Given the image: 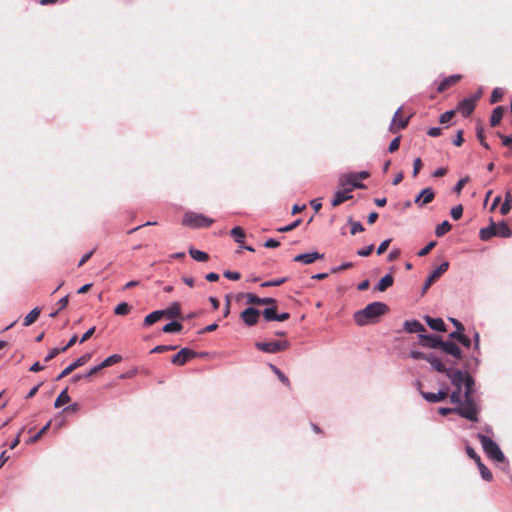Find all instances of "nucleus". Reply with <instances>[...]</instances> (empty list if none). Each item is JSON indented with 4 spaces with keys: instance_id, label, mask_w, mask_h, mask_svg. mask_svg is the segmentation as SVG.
<instances>
[{
    "instance_id": "obj_1",
    "label": "nucleus",
    "mask_w": 512,
    "mask_h": 512,
    "mask_svg": "<svg viewBox=\"0 0 512 512\" xmlns=\"http://www.w3.org/2000/svg\"><path fill=\"white\" fill-rule=\"evenodd\" d=\"M448 378L452 385L458 387V390H455L450 394V401L452 403H462V386L465 387L464 400H474V379L469 373L462 372L461 370L448 371Z\"/></svg>"
},
{
    "instance_id": "obj_2",
    "label": "nucleus",
    "mask_w": 512,
    "mask_h": 512,
    "mask_svg": "<svg viewBox=\"0 0 512 512\" xmlns=\"http://www.w3.org/2000/svg\"><path fill=\"white\" fill-rule=\"evenodd\" d=\"M389 311L387 304L383 302H373L364 309L355 312L354 321L358 326H365L376 323L379 318Z\"/></svg>"
},
{
    "instance_id": "obj_3",
    "label": "nucleus",
    "mask_w": 512,
    "mask_h": 512,
    "mask_svg": "<svg viewBox=\"0 0 512 512\" xmlns=\"http://www.w3.org/2000/svg\"><path fill=\"white\" fill-rule=\"evenodd\" d=\"M478 439L482 445L484 452L490 459L497 462H503L505 460L503 452L493 439L482 434L478 435Z\"/></svg>"
},
{
    "instance_id": "obj_4",
    "label": "nucleus",
    "mask_w": 512,
    "mask_h": 512,
    "mask_svg": "<svg viewBox=\"0 0 512 512\" xmlns=\"http://www.w3.org/2000/svg\"><path fill=\"white\" fill-rule=\"evenodd\" d=\"M214 223V219L206 217L203 214L195 213V212H187L185 213L182 219V225L199 229V228H207L210 227Z\"/></svg>"
},
{
    "instance_id": "obj_5",
    "label": "nucleus",
    "mask_w": 512,
    "mask_h": 512,
    "mask_svg": "<svg viewBox=\"0 0 512 512\" xmlns=\"http://www.w3.org/2000/svg\"><path fill=\"white\" fill-rule=\"evenodd\" d=\"M255 346L262 352L274 354L287 350L290 344L286 340H275L269 342H256Z\"/></svg>"
},
{
    "instance_id": "obj_6",
    "label": "nucleus",
    "mask_w": 512,
    "mask_h": 512,
    "mask_svg": "<svg viewBox=\"0 0 512 512\" xmlns=\"http://www.w3.org/2000/svg\"><path fill=\"white\" fill-rule=\"evenodd\" d=\"M459 405L456 407V414L473 422L478 421V410L474 400H464V405Z\"/></svg>"
},
{
    "instance_id": "obj_7",
    "label": "nucleus",
    "mask_w": 512,
    "mask_h": 512,
    "mask_svg": "<svg viewBox=\"0 0 512 512\" xmlns=\"http://www.w3.org/2000/svg\"><path fill=\"white\" fill-rule=\"evenodd\" d=\"M480 98V95H474L470 98H465L462 101H460L457 105L456 112L461 113L464 117L470 116L476 106V102Z\"/></svg>"
},
{
    "instance_id": "obj_8",
    "label": "nucleus",
    "mask_w": 512,
    "mask_h": 512,
    "mask_svg": "<svg viewBox=\"0 0 512 512\" xmlns=\"http://www.w3.org/2000/svg\"><path fill=\"white\" fill-rule=\"evenodd\" d=\"M444 353L452 356V364H457L462 359V351L457 344L452 341H442L439 347Z\"/></svg>"
},
{
    "instance_id": "obj_9",
    "label": "nucleus",
    "mask_w": 512,
    "mask_h": 512,
    "mask_svg": "<svg viewBox=\"0 0 512 512\" xmlns=\"http://www.w3.org/2000/svg\"><path fill=\"white\" fill-rule=\"evenodd\" d=\"M449 268V263L444 261L427 277L423 285V293H425L433 283H435Z\"/></svg>"
},
{
    "instance_id": "obj_10",
    "label": "nucleus",
    "mask_w": 512,
    "mask_h": 512,
    "mask_svg": "<svg viewBox=\"0 0 512 512\" xmlns=\"http://www.w3.org/2000/svg\"><path fill=\"white\" fill-rule=\"evenodd\" d=\"M197 353L189 348H182L178 353L172 356L171 362L177 366H183L189 360L195 358Z\"/></svg>"
},
{
    "instance_id": "obj_11",
    "label": "nucleus",
    "mask_w": 512,
    "mask_h": 512,
    "mask_svg": "<svg viewBox=\"0 0 512 512\" xmlns=\"http://www.w3.org/2000/svg\"><path fill=\"white\" fill-rule=\"evenodd\" d=\"M408 123H409V117L404 118L402 116V108H399L394 114L392 122L389 126V131L392 133H396L399 130L406 128Z\"/></svg>"
},
{
    "instance_id": "obj_12",
    "label": "nucleus",
    "mask_w": 512,
    "mask_h": 512,
    "mask_svg": "<svg viewBox=\"0 0 512 512\" xmlns=\"http://www.w3.org/2000/svg\"><path fill=\"white\" fill-rule=\"evenodd\" d=\"M91 359V354L90 353H86L84 355H82L80 358H78L75 362H73L72 364H70L69 366H67L58 376H57V380H61L62 378L68 376L69 374H71L74 370H76L77 368L85 365L89 360Z\"/></svg>"
},
{
    "instance_id": "obj_13",
    "label": "nucleus",
    "mask_w": 512,
    "mask_h": 512,
    "mask_svg": "<svg viewBox=\"0 0 512 512\" xmlns=\"http://www.w3.org/2000/svg\"><path fill=\"white\" fill-rule=\"evenodd\" d=\"M260 314L259 310L249 307L241 312L240 318L246 325L254 326L258 323Z\"/></svg>"
},
{
    "instance_id": "obj_14",
    "label": "nucleus",
    "mask_w": 512,
    "mask_h": 512,
    "mask_svg": "<svg viewBox=\"0 0 512 512\" xmlns=\"http://www.w3.org/2000/svg\"><path fill=\"white\" fill-rule=\"evenodd\" d=\"M339 184L342 188L346 187V185H350L349 188L353 189H364L366 186L358 181V178L355 174L341 176L339 179Z\"/></svg>"
},
{
    "instance_id": "obj_15",
    "label": "nucleus",
    "mask_w": 512,
    "mask_h": 512,
    "mask_svg": "<svg viewBox=\"0 0 512 512\" xmlns=\"http://www.w3.org/2000/svg\"><path fill=\"white\" fill-rule=\"evenodd\" d=\"M435 198V193L431 188L423 189L420 194L415 198V204L418 207H423L426 204L431 203Z\"/></svg>"
},
{
    "instance_id": "obj_16",
    "label": "nucleus",
    "mask_w": 512,
    "mask_h": 512,
    "mask_svg": "<svg viewBox=\"0 0 512 512\" xmlns=\"http://www.w3.org/2000/svg\"><path fill=\"white\" fill-rule=\"evenodd\" d=\"M419 344L423 347L439 348L441 338L439 336L419 334Z\"/></svg>"
},
{
    "instance_id": "obj_17",
    "label": "nucleus",
    "mask_w": 512,
    "mask_h": 512,
    "mask_svg": "<svg viewBox=\"0 0 512 512\" xmlns=\"http://www.w3.org/2000/svg\"><path fill=\"white\" fill-rule=\"evenodd\" d=\"M352 188H343L335 193L334 198L332 200V206L337 207L344 203L347 200L352 198Z\"/></svg>"
},
{
    "instance_id": "obj_18",
    "label": "nucleus",
    "mask_w": 512,
    "mask_h": 512,
    "mask_svg": "<svg viewBox=\"0 0 512 512\" xmlns=\"http://www.w3.org/2000/svg\"><path fill=\"white\" fill-rule=\"evenodd\" d=\"M422 397L431 403H437L445 400L448 397V389L440 390L438 393L420 392Z\"/></svg>"
},
{
    "instance_id": "obj_19",
    "label": "nucleus",
    "mask_w": 512,
    "mask_h": 512,
    "mask_svg": "<svg viewBox=\"0 0 512 512\" xmlns=\"http://www.w3.org/2000/svg\"><path fill=\"white\" fill-rule=\"evenodd\" d=\"M462 79V75L456 74L446 77L437 87L438 93H443L450 87L456 85Z\"/></svg>"
},
{
    "instance_id": "obj_20",
    "label": "nucleus",
    "mask_w": 512,
    "mask_h": 512,
    "mask_svg": "<svg viewBox=\"0 0 512 512\" xmlns=\"http://www.w3.org/2000/svg\"><path fill=\"white\" fill-rule=\"evenodd\" d=\"M247 303L251 305H275L276 300L274 298L266 297L260 298L253 293H247Z\"/></svg>"
},
{
    "instance_id": "obj_21",
    "label": "nucleus",
    "mask_w": 512,
    "mask_h": 512,
    "mask_svg": "<svg viewBox=\"0 0 512 512\" xmlns=\"http://www.w3.org/2000/svg\"><path fill=\"white\" fill-rule=\"evenodd\" d=\"M322 258H323V254H320L318 252H312V253H307V254H299L294 257V261L300 262L303 264H312L316 260H319Z\"/></svg>"
},
{
    "instance_id": "obj_22",
    "label": "nucleus",
    "mask_w": 512,
    "mask_h": 512,
    "mask_svg": "<svg viewBox=\"0 0 512 512\" xmlns=\"http://www.w3.org/2000/svg\"><path fill=\"white\" fill-rule=\"evenodd\" d=\"M425 360L431 364V366L440 373H445L448 377V371H456L455 369H447L445 365L442 363V361L433 356L429 355V357H425Z\"/></svg>"
},
{
    "instance_id": "obj_23",
    "label": "nucleus",
    "mask_w": 512,
    "mask_h": 512,
    "mask_svg": "<svg viewBox=\"0 0 512 512\" xmlns=\"http://www.w3.org/2000/svg\"><path fill=\"white\" fill-rule=\"evenodd\" d=\"M404 330L408 333H420L425 332L426 329L418 320H407L404 322Z\"/></svg>"
},
{
    "instance_id": "obj_24",
    "label": "nucleus",
    "mask_w": 512,
    "mask_h": 512,
    "mask_svg": "<svg viewBox=\"0 0 512 512\" xmlns=\"http://www.w3.org/2000/svg\"><path fill=\"white\" fill-rule=\"evenodd\" d=\"M164 313V317L172 319V318H182L181 307L178 302L172 303L168 308L161 310Z\"/></svg>"
},
{
    "instance_id": "obj_25",
    "label": "nucleus",
    "mask_w": 512,
    "mask_h": 512,
    "mask_svg": "<svg viewBox=\"0 0 512 512\" xmlns=\"http://www.w3.org/2000/svg\"><path fill=\"white\" fill-rule=\"evenodd\" d=\"M425 321L428 324V326L433 330H436L439 332L446 331L445 323L441 318H432L430 316H426Z\"/></svg>"
},
{
    "instance_id": "obj_26",
    "label": "nucleus",
    "mask_w": 512,
    "mask_h": 512,
    "mask_svg": "<svg viewBox=\"0 0 512 512\" xmlns=\"http://www.w3.org/2000/svg\"><path fill=\"white\" fill-rule=\"evenodd\" d=\"M394 283V278L391 274H387L385 275L384 277H382L379 282L377 283L375 289L380 291V292H384L386 291L389 287H391Z\"/></svg>"
},
{
    "instance_id": "obj_27",
    "label": "nucleus",
    "mask_w": 512,
    "mask_h": 512,
    "mask_svg": "<svg viewBox=\"0 0 512 512\" xmlns=\"http://www.w3.org/2000/svg\"><path fill=\"white\" fill-rule=\"evenodd\" d=\"M163 318H164V313L161 312V310L153 311L152 313L148 314L144 318L143 325L145 327L151 326V325H153L154 323L158 322L159 320H161Z\"/></svg>"
},
{
    "instance_id": "obj_28",
    "label": "nucleus",
    "mask_w": 512,
    "mask_h": 512,
    "mask_svg": "<svg viewBox=\"0 0 512 512\" xmlns=\"http://www.w3.org/2000/svg\"><path fill=\"white\" fill-rule=\"evenodd\" d=\"M497 228L494 222H491L490 226L486 228H482L480 230V239L483 241H487L491 239L493 236H496Z\"/></svg>"
},
{
    "instance_id": "obj_29",
    "label": "nucleus",
    "mask_w": 512,
    "mask_h": 512,
    "mask_svg": "<svg viewBox=\"0 0 512 512\" xmlns=\"http://www.w3.org/2000/svg\"><path fill=\"white\" fill-rule=\"evenodd\" d=\"M503 114H504V108L502 106H497L496 108H494L492 111L491 118H490V125L492 127L498 126L499 123L501 122Z\"/></svg>"
},
{
    "instance_id": "obj_30",
    "label": "nucleus",
    "mask_w": 512,
    "mask_h": 512,
    "mask_svg": "<svg viewBox=\"0 0 512 512\" xmlns=\"http://www.w3.org/2000/svg\"><path fill=\"white\" fill-rule=\"evenodd\" d=\"M40 313H41L40 308L36 307V308L32 309L28 313V315H26V317L24 318L23 325L25 327H28V326L32 325L34 322H36V320L38 319Z\"/></svg>"
},
{
    "instance_id": "obj_31",
    "label": "nucleus",
    "mask_w": 512,
    "mask_h": 512,
    "mask_svg": "<svg viewBox=\"0 0 512 512\" xmlns=\"http://www.w3.org/2000/svg\"><path fill=\"white\" fill-rule=\"evenodd\" d=\"M449 337L459 341L465 347H470L471 345V340L463 334V331H454L450 333Z\"/></svg>"
},
{
    "instance_id": "obj_32",
    "label": "nucleus",
    "mask_w": 512,
    "mask_h": 512,
    "mask_svg": "<svg viewBox=\"0 0 512 512\" xmlns=\"http://www.w3.org/2000/svg\"><path fill=\"white\" fill-rule=\"evenodd\" d=\"M189 254L195 261L206 262L209 260V255L206 252L197 250L195 248H190Z\"/></svg>"
},
{
    "instance_id": "obj_33",
    "label": "nucleus",
    "mask_w": 512,
    "mask_h": 512,
    "mask_svg": "<svg viewBox=\"0 0 512 512\" xmlns=\"http://www.w3.org/2000/svg\"><path fill=\"white\" fill-rule=\"evenodd\" d=\"M270 369L273 371V373L277 376V378L288 388H291V383L288 377L275 365L270 364Z\"/></svg>"
},
{
    "instance_id": "obj_34",
    "label": "nucleus",
    "mask_w": 512,
    "mask_h": 512,
    "mask_svg": "<svg viewBox=\"0 0 512 512\" xmlns=\"http://www.w3.org/2000/svg\"><path fill=\"white\" fill-rule=\"evenodd\" d=\"M183 329V325L178 322V321H172L168 324H166L163 328H162V331L164 333H178L180 332L181 330Z\"/></svg>"
},
{
    "instance_id": "obj_35",
    "label": "nucleus",
    "mask_w": 512,
    "mask_h": 512,
    "mask_svg": "<svg viewBox=\"0 0 512 512\" xmlns=\"http://www.w3.org/2000/svg\"><path fill=\"white\" fill-rule=\"evenodd\" d=\"M122 361V356L113 354L100 363V368H107Z\"/></svg>"
},
{
    "instance_id": "obj_36",
    "label": "nucleus",
    "mask_w": 512,
    "mask_h": 512,
    "mask_svg": "<svg viewBox=\"0 0 512 512\" xmlns=\"http://www.w3.org/2000/svg\"><path fill=\"white\" fill-rule=\"evenodd\" d=\"M70 402V396L68 395L67 389L63 390L55 400V408H60L63 405Z\"/></svg>"
},
{
    "instance_id": "obj_37",
    "label": "nucleus",
    "mask_w": 512,
    "mask_h": 512,
    "mask_svg": "<svg viewBox=\"0 0 512 512\" xmlns=\"http://www.w3.org/2000/svg\"><path fill=\"white\" fill-rule=\"evenodd\" d=\"M452 229V225L448 221H443L441 224L437 225L435 229V234L437 237H442L446 233H448Z\"/></svg>"
},
{
    "instance_id": "obj_38",
    "label": "nucleus",
    "mask_w": 512,
    "mask_h": 512,
    "mask_svg": "<svg viewBox=\"0 0 512 512\" xmlns=\"http://www.w3.org/2000/svg\"><path fill=\"white\" fill-rule=\"evenodd\" d=\"M496 228H497L496 236H500L503 238H508L511 236V229L506 223L502 222L499 225H496Z\"/></svg>"
},
{
    "instance_id": "obj_39",
    "label": "nucleus",
    "mask_w": 512,
    "mask_h": 512,
    "mask_svg": "<svg viewBox=\"0 0 512 512\" xmlns=\"http://www.w3.org/2000/svg\"><path fill=\"white\" fill-rule=\"evenodd\" d=\"M230 234L232 237H234V239L237 243H243L244 238H245V231L241 227H239V226L234 227L231 230Z\"/></svg>"
},
{
    "instance_id": "obj_40",
    "label": "nucleus",
    "mask_w": 512,
    "mask_h": 512,
    "mask_svg": "<svg viewBox=\"0 0 512 512\" xmlns=\"http://www.w3.org/2000/svg\"><path fill=\"white\" fill-rule=\"evenodd\" d=\"M130 311L131 306L126 302L119 303L114 309V313L119 316L127 315Z\"/></svg>"
},
{
    "instance_id": "obj_41",
    "label": "nucleus",
    "mask_w": 512,
    "mask_h": 512,
    "mask_svg": "<svg viewBox=\"0 0 512 512\" xmlns=\"http://www.w3.org/2000/svg\"><path fill=\"white\" fill-rule=\"evenodd\" d=\"M50 422H48L42 429H40L34 436L30 437L27 440V444H32L37 442L42 438V436L49 430L50 428Z\"/></svg>"
},
{
    "instance_id": "obj_42",
    "label": "nucleus",
    "mask_w": 512,
    "mask_h": 512,
    "mask_svg": "<svg viewBox=\"0 0 512 512\" xmlns=\"http://www.w3.org/2000/svg\"><path fill=\"white\" fill-rule=\"evenodd\" d=\"M276 309H277L276 304L272 305V307L266 308L262 313L265 320L275 321L276 314H277Z\"/></svg>"
},
{
    "instance_id": "obj_43",
    "label": "nucleus",
    "mask_w": 512,
    "mask_h": 512,
    "mask_svg": "<svg viewBox=\"0 0 512 512\" xmlns=\"http://www.w3.org/2000/svg\"><path fill=\"white\" fill-rule=\"evenodd\" d=\"M503 95H504V93H503L502 89L495 88L492 91V94H491V97H490V103L494 104V103H497V102L501 101Z\"/></svg>"
},
{
    "instance_id": "obj_44",
    "label": "nucleus",
    "mask_w": 512,
    "mask_h": 512,
    "mask_svg": "<svg viewBox=\"0 0 512 512\" xmlns=\"http://www.w3.org/2000/svg\"><path fill=\"white\" fill-rule=\"evenodd\" d=\"M287 281L286 277L267 281L261 284L262 287H276L284 284Z\"/></svg>"
},
{
    "instance_id": "obj_45",
    "label": "nucleus",
    "mask_w": 512,
    "mask_h": 512,
    "mask_svg": "<svg viewBox=\"0 0 512 512\" xmlns=\"http://www.w3.org/2000/svg\"><path fill=\"white\" fill-rule=\"evenodd\" d=\"M479 470H480L481 477L485 481H491L493 479L491 471L485 465H480Z\"/></svg>"
},
{
    "instance_id": "obj_46",
    "label": "nucleus",
    "mask_w": 512,
    "mask_h": 512,
    "mask_svg": "<svg viewBox=\"0 0 512 512\" xmlns=\"http://www.w3.org/2000/svg\"><path fill=\"white\" fill-rule=\"evenodd\" d=\"M351 224V234L355 235L356 233H360L364 231V227L360 222H355L351 218L349 219Z\"/></svg>"
},
{
    "instance_id": "obj_47",
    "label": "nucleus",
    "mask_w": 512,
    "mask_h": 512,
    "mask_svg": "<svg viewBox=\"0 0 512 512\" xmlns=\"http://www.w3.org/2000/svg\"><path fill=\"white\" fill-rule=\"evenodd\" d=\"M463 214V206L457 205L451 209V217L454 220H459L462 217Z\"/></svg>"
},
{
    "instance_id": "obj_48",
    "label": "nucleus",
    "mask_w": 512,
    "mask_h": 512,
    "mask_svg": "<svg viewBox=\"0 0 512 512\" xmlns=\"http://www.w3.org/2000/svg\"><path fill=\"white\" fill-rule=\"evenodd\" d=\"M435 245H436L435 241L429 242L425 247H423L422 249H420L418 251L417 255L420 257L427 255L435 247Z\"/></svg>"
},
{
    "instance_id": "obj_49",
    "label": "nucleus",
    "mask_w": 512,
    "mask_h": 512,
    "mask_svg": "<svg viewBox=\"0 0 512 512\" xmlns=\"http://www.w3.org/2000/svg\"><path fill=\"white\" fill-rule=\"evenodd\" d=\"M300 223H301V219H297L293 223H291V224H289L287 226L278 228L277 231L278 232H289V231H292L296 227H298L300 225Z\"/></svg>"
},
{
    "instance_id": "obj_50",
    "label": "nucleus",
    "mask_w": 512,
    "mask_h": 512,
    "mask_svg": "<svg viewBox=\"0 0 512 512\" xmlns=\"http://www.w3.org/2000/svg\"><path fill=\"white\" fill-rule=\"evenodd\" d=\"M455 114H456L455 110H450V111L443 113L439 119L440 123L445 124V123L449 122L455 116Z\"/></svg>"
},
{
    "instance_id": "obj_51",
    "label": "nucleus",
    "mask_w": 512,
    "mask_h": 512,
    "mask_svg": "<svg viewBox=\"0 0 512 512\" xmlns=\"http://www.w3.org/2000/svg\"><path fill=\"white\" fill-rule=\"evenodd\" d=\"M177 347L172 345H158L151 352L152 353H162L165 351L175 350Z\"/></svg>"
},
{
    "instance_id": "obj_52",
    "label": "nucleus",
    "mask_w": 512,
    "mask_h": 512,
    "mask_svg": "<svg viewBox=\"0 0 512 512\" xmlns=\"http://www.w3.org/2000/svg\"><path fill=\"white\" fill-rule=\"evenodd\" d=\"M374 250V245L371 244L365 248H362V249H359L357 251V255L361 256V257H367V256H370L371 253L373 252Z\"/></svg>"
},
{
    "instance_id": "obj_53",
    "label": "nucleus",
    "mask_w": 512,
    "mask_h": 512,
    "mask_svg": "<svg viewBox=\"0 0 512 512\" xmlns=\"http://www.w3.org/2000/svg\"><path fill=\"white\" fill-rule=\"evenodd\" d=\"M400 139H401V136H398V137L394 138V139L391 141V143H390V145H389V147H388V151H389L390 153H393V152H395V151H397V150L399 149V146H400Z\"/></svg>"
},
{
    "instance_id": "obj_54",
    "label": "nucleus",
    "mask_w": 512,
    "mask_h": 512,
    "mask_svg": "<svg viewBox=\"0 0 512 512\" xmlns=\"http://www.w3.org/2000/svg\"><path fill=\"white\" fill-rule=\"evenodd\" d=\"M423 166L422 160L420 158H416L413 163V177H416L420 172Z\"/></svg>"
},
{
    "instance_id": "obj_55",
    "label": "nucleus",
    "mask_w": 512,
    "mask_h": 512,
    "mask_svg": "<svg viewBox=\"0 0 512 512\" xmlns=\"http://www.w3.org/2000/svg\"><path fill=\"white\" fill-rule=\"evenodd\" d=\"M390 243H391V239H386V240H384V241L379 245V247H378V249H377V254H378V255L383 254V253L388 249V247H389Z\"/></svg>"
},
{
    "instance_id": "obj_56",
    "label": "nucleus",
    "mask_w": 512,
    "mask_h": 512,
    "mask_svg": "<svg viewBox=\"0 0 512 512\" xmlns=\"http://www.w3.org/2000/svg\"><path fill=\"white\" fill-rule=\"evenodd\" d=\"M223 275L224 277L234 281L239 280L241 278L240 273L235 271H225Z\"/></svg>"
},
{
    "instance_id": "obj_57",
    "label": "nucleus",
    "mask_w": 512,
    "mask_h": 512,
    "mask_svg": "<svg viewBox=\"0 0 512 512\" xmlns=\"http://www.w3.org/2000/svg\"><path fill=\"white\" fill-rule=\"evenodd\" d=\"M467 182H468V177L459 180L454 187V192L459 194Z\"/></svg>"
},
{
    "instance_id": "obj_58",
    "label": "nucleus",
    "mask_w": 512,
    "mask_h": 512,
    "mask_svg": "<svg viewBox=\"0 0 512 512\" xmlns=\"http://www.w3.org/2000/svg\"><path fill=\"white\" fill-rule=\"evenodd\" d=\"M353 267V263L351 262H346L342 265H340L339 267H336V268H333L332 269V273H339L341 271H344V270H347V269H350Z\"/></svg>"
},
{
    "instance_id": "obj_59",
    "label": "nucleus",
    "mask_w": 512,
    "mask_h": 512,
    "mask_svg": "<svg viewBox=\"0 0 512 512\" xmlns=\"http://www.w3.org/2000/svg\"><path fill=\"white\" fill-rule=\"evenodd\" d=\"M68 303H69V296H68V295H66V296H64L63 298H61V299L57 302V304H56V305L58 306V310H59V311H61V310H63L64 308H66V307H67V305H68Z\"/></svg>"
},
{
    "instance_id": "obj_60",
    "label": "nucleus",
    "mask_w": 512,
    "mask_h": 512,
    "mask_svg": "<svg viewBox=\"0 0 512 512\" xmlns=\"http://www.w3.org/2000/svg\"><path fill=\"white\" fill-rule=\"evenodd\" d=\"M61 349L59 348H53L50 350V352L48 353V355L45 357V361L48 362L52 359H54L59 353H61Z\"/></svg>"
},
{
    "instance_id": "obj_61",
    "label": "nucleus",
    "mask_w": 512,
    "mask_h": 512,
    "mask_svg": "<svg viewBox=\"0 0 512 512\" xmlns=\"http://www.w3.org/2000/svg\"><path fill=\"white\" fill-rule=\"evenodd\" d=\"M95 332V327H91L89 330H87L81 337L80 339V343H84L85 341H87L88 339H90L92 337V335L94 334Z\"/></svg>"
},
{
    "instance_id": "obj_62",
    "label": "nucleus",
    "mask_w": 512,
    "mask_h": 512,
    "mask_svg": "<svg viewBox=\"0 0 512 512\" xmlns=\"http://www.w3.org/2000/svg\"><path fill=\"white\" fill-rule=\"evenodd\" d=\"M94 252H95V249H93V250H91V251H89V252L85 253V254L82 256V258L80 259L78 266H79V267L83 266V265H84V264H85V263H86V262H87V261L92 257V255L94 254Z\"/></svg>"
},
{
    "instance_id": "obj_63",
    "label": "nucleus",
    "mask_w": 512,
    "mask_h": 512,
    "mask_svg": "<svg viewBox=\"0 0 512 512\" xmlns=\"http://www.w3.org/2000/svg\"><path fill=\"white\" fill-rule=\"evenodd\" d=\"M442 133V129L439 127H432L427 131V134L431 137H438Z\"/></svg>"
},
{
    "instance_id": "obj_64",
    "label": "nucleus",
    "mask_w": 512,
    "mask_h": 512,
    "mask_svg": "<svg viewBox=\"0 0 512 512\" xmlns=\"http://www.w3.org/2000/svg\"><path fill=\"white\" fill-rule=\"evenodd\" d=\"M511 208H512L511 203L503 202V204L501 205V208H500V213L502 215H506L511 211Z\"/></svg>"
}]
</instances>
